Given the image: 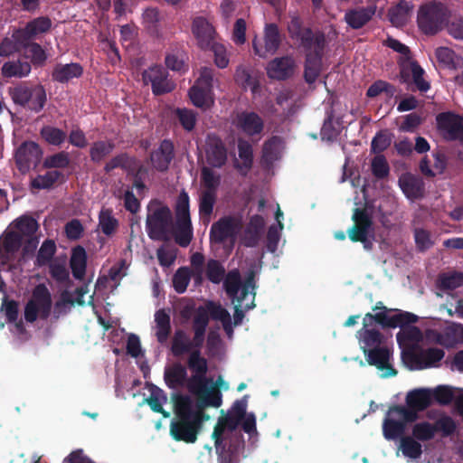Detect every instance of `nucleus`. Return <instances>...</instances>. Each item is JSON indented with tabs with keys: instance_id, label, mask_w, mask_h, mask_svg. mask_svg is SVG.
<instances>
[{
	"instance_id": "nucleus-1",
	"label": "nucleus",
	"mask_w": 463,
	"mask_h": 463,
	"mask_svg": "<svg viewBox=\"0 0 463 463\" xmlns=\"http://www.w3.org/2000/svg\"><path fill=\"white\" fill-rule=\"evenodd\" d=\"M188 366L193 375L188 379L187 388L196 395L199 402L184 395L175 398V410L177 418L172 421L170 431L176 440L194 443L204 420L203 407H219L222 399L217 386L205 377L207 362L199 352L194 351L190 354Z\"/></svg>"
},
{
	"instance_id": "nucleus-2",
	"label": "nucleus",
	"mask_w": 463,
	"mask_h": 463,
	"mask_svg": "<svg viewBox=\"0 0 463 463\" xmlns=\"http://www.w3.org/2000/svg\"><path fill=\"white\" fill-rule=\"evenodd\" d=\"M373 311L374 315L366 314L364 317V326L357 333L359 344L369 364L376 366L383 377L392 376L396 372L392 365V353L383 343V337L375 329L374 323L402 327L397 335V339L402 345L404 338H411L413 341L420 338V331L417 327L406 326L415 323L417 316L400 310H389L381 303L375 306Z\"/></svg>"
},
{
	"instance_id": "nucleus-3",
	"label": "nucleus",
	"mask_w": 463,
	"mask_h": 463,
	"mask_svg": "<svg viewBox=\"0 0 463 463\" xmlns=\"http://www.w3.org/2000/svg\"><path fill=\"white\" fill-rule=\"evenodd\" d=\"M432 398L430 389H416L410 392L406 397L409 408L397 406L391 408L383 423V434L388 440L396 439L405 430L406 424L414 421L417 411L427 408Z\"/></svg>"
},
{
	"instance_id": "nucleus-4",
	"label": "nucleus",
	"mask_w": 463,
	"mask_h": 463,
	"mask_svg": "<svg viewBox=\"0 0 463 463\" xmlns=\"http://www.w3.org/2000/svg\"><path fill=\"white\" fill-rule=\"evenodd\" d=\"M228 295L232 298L235 307L234 325L241 323L244 317L243 310L254 307V285L252 279H249L244 284L241 283L240 273L238 270L231 271L224 282Z\"/></svg>"
},
{
	"instance_id": "nucleus-5",
	"label": "nucleus",
	"mask_w": 463,
	"mask_h": 463,
	"mask_svg": "<svg viewBox=\"0 0 463 463\" xmlns=\"http://www.w3.org/2000/svg\"><path fill=\"white\" fill-rule=\"evenodd\" d=\"M37 228L36 221L28 216H22L13 222L1 238L3 249L7 254L5 259L15 252L24 241H31Z\"/></svg>"
},
{
	"instance_id": "nucleus-6",
	"label": "nucleus",
	"mask_w": 463,
	"mask_h": 463,
	"mask_svg": "<svg viewBox=\"0 0 463 463\" xmlns=\"http://www.w3.org/2000/svg\"><path fill=\"white\" fill-rule=\"evenodd\" d=\"M213 71L203 68L194 86L189 90V98L194 106L207 110L214 104Z\"/></svg>"
},
{
	"instance_id": "nucleus-7",
	"label": "nucleus",
	"mask_w": 463,
	"mask_h": 463,
	"mask_svg": "<svg viewBox=\"0 0 463 463\" xmlns=\"http://www.w3.org/2000/svg\"><path fill=\"white\" fill-rule=\"evenodd\" d=\"M9 94L15 104L35 112L43 108L46 100L45 90L40 85L28 87L20 84L10 88Z\"/></svg>"
},
{
	"instance_id": "nucleus-8",
	"label": "nucleus",
	"mask_w": 463,
	"mask_h": 463,
	"mask_svg": "<svg viewBox=\"0 0 463 463\" xmlns=\"http://www.w3.org/2000/svg\"><path fill=\"white\" fill-rule=\"evenodd\" d=\"M241 228V222L239 218L230 216L221 218L211 227V241L213 244H222L228 250H231Z\"/></svg>"
},
{
	"instance_id": "nucleus-9",
	"label": "nucleus",
	"mask_w": 463,
	"mask_h": 463,
	"mask_svg": "<svg viewBox=\"0 0 463 463\" xmlns=\"http://www.w3.org/2000/svg\"><path fill=\"white\" fill-rule=\"evenodd\" d=\"M387 45L403 56L404 60L401 63L402 76L404 79L411 77L413 82L420 91H427L430 89V84L422 78L424 71L417 63L409 59L408 47L392 38L387 40Z\"/></svg>"
},
{
	"instance_id": "nucleus-10",
	"label": "nucleus",
	"mask_w": 463,
	"mask_h": 463,
	"mask_svg": "<svg viewBox=\"0 0 463 463\" xmlns=\"http://www.w3.org/2000/svg\"><path fill=\"white\" fill-rule=\"evenodd\" d=\"M449 15L448 9L439 3L422 5L418 12V24L425 33H435L439 31Z\"/></svg>"
},
{
	"instance_id": "nucleus-11",
	"label": "nucleus",
	"mask_w": 463,
	"mask_h": 463,
	"mask_svg": "<svg viewBox=\"0 0 463 463\" xmlns=\"http://www.w3.org/2000/svg\"><path fill=\"white\" fill-rule=\"evenodd\" d=\"M146 229L153 240L165 239L171 221V213L167 207L158 203H151L147 208Z\"/></svg>"
},
{
	"instance_id": "nucleus-12",
	"label": "nucleus",
	"mask_w": 463,
	"mask_h": 463,
	"mask_svg": "<svg viewBox=\"0 0 463 463\" xmlns=\"http://www.w3.org/2000/svg\"><path fill=\"white\" fill-rule=\"evenodd\" d=\"M354 225L348 230L353 241H361L364 249L369 250L374 241V232L370 216L365 210L355 209L353 214Z\"/></svg>"
},
{
	"instance_id": "nucleus-13",
	"label": "nucleus",
	"mask_w": 463,
	"mask_h": 463,
	"mask_svg": "<svg viewBox=\"0 0 463 463\" xmlns=\"http://www.w3.org/2000/svg\"><path fill=\"white\" fill-rule=\"evenodd\" d=\"M176 217L175 240L181 246L185 247L189 244L193 232L189 213V196L184 192L178 196Z\"/></svg>"
},
{
	"instance_id": "nucleus-14",
	"label": "nucleus",
	"mask_w": 463,
	"mask_h": 463,
	"mask_svg": "<svg viewBox=\"0 0 463 463\" xmlns=\"http://www.w3.org/2000/svg\"><path fill=\"white\" fill-rule=\"evenodd\" d=\"M443 357L444 352L439 348H430L417 354L409 350L402 352L403 363L411 370L436 367Z\"/></svg>"
},
{
	"instance_id": "nucleus-15",
	"label": "nucleus",
	"mask_w": 463,
	"mask_h": 463,
	"mask_svg": "<svg viewBox=\"0 0 463 463\" xmlns=\"http://www.w3.org/2000/svg\"><path fill=\"white\" fill-rule=\"evenodd\" d=\"M51 307L50 292L45 286L39 285L34 288L33 297L25 307V319L33 322L38 317H46L51 311Z\"/></svg>"
},
{
	"instance_id": "nucleus-16",
	"label": "nucleus",
	"mask_w": 463,
	"mask_h": 463,
	"mask_svg": "<svg viewBox=\"0 0 463 463\" xmlns=\"http://www.w3.org/2000/svg\"><path fill=\"white\" fill-rule=\"evenodd\" d=\"M143 80L146 84H151L156 95L170 92L175 88V84L167 78V72L159 66H153L145 71Z\"/></svg>"
},
{
	"instance_id": "nucleus-17",
	"label": "nucleus",
	"mask_w": 463,
	"mask_h": 463,
	"mask_svg": "<svg viewBox=\"0 0 463 463\" xmlns=\"http://www.w3.org/2000/svg\"><path fill=\"white\" fill-rule=\"evenodd\" d=\"M439 129L449 139L463 140V118L459 115L447 112L437 117Z\"/></svg>"
},
{
	"instance_id": "nucleus-18",
	"label": "nucleus",
	"mask_w": 463,
	"mask_h": 463,
	"mask_svg": "<svg viewBox=\"0 0 463 463\" xmlns=\"http://www.w3.org/2000/svg\"><path fill=\"white\" fill-rule=\"evenodd\" d=\"M280 38L278 28L273 24H269L265 28L263 41L253 40V49L257 55L267 57L273 54L279 48Z\"/></svg>"
},
{
	"instance_id": "nucleus-19",
	"label": "nucleus",
	"mask_w": 463,
	"mask_h": 463,
	"mask_svg": "<svg viewBox=\"0 0 463 463\" xmlns=\"http://www.w3.org/2000/svg\"><path fill=\"white\" fill-rule=\"evenodd\" d=\"M192 33L196 40L197 46L202 50H208L216 42L214 28L203 17H197L194 20Z\"/></svg>"
},
{
	"instance_id": "nucleus-20",
	"label": "nucleus",
	"mask_w": 463,
	"mask_h": 463,
	"mask_svg": "<svg viewBox=\"0 0 463 463\" xmlns=\"http://www.w3.org/2000/svg\"><path fill=\"white\" fill-rule=\"evenodd\" d=\"M296 62L290 56L277 57L267 65V74L270 79L285 80L293 75Z\"/></svg>"
},
{
	"instance_id": "nucleus-21",
	"label": "nucleus",
	"mask_w": 463,
	"mask_h": 463,
	"mask_svg": "<svg viewBox=\"0 0 463 463\" xmlns=\"http://www.w3.org/2000/svg\"><path fill=\"white\" fill-rule=\"evenodd\" d=\"M42 155L39 146L33 142H24L16 151L15 159L19 169L25 172L31 164H36Z\"/></svg>"
},
{
	"instance_id": "nucleus-22",
	"label": "nucleus",
	"mask_w": 463,
	"mask_h": 463,
	"mask_svg": "<svg viewBox=\"0 0 463 463\" xmlns=\"http://www.w3.org/2000/svg\"><path fill=\"white\" fill-rule=\"evenodd\" d=\"M234 124L237 128L249 136L259 134L263 128L262 119L254 112H242L238 114Z\"/></svg>"
},
{
	"instance_id": "nucleus-23",
	"label": "nucleus",
	"mask_w": 463,
	"mask_h": 463,
	"mask_svg": "<svg viewBox=\"0 0 463 463\" xmlns=\"http://www.w3.org/2000/svg\"><path fill=\"white\" fill-rule=\"evenodd\" d=\"M375 12V5L349 9L345 14V21L353 29H359L373 18Z\"/></svg>"
},
{
	"instance_id": "nucleus-24",
	"label": "nucleus",
	"mask_w": 463,
	"mask_h": 463,
	"mask_svg": "<svg viewBox=\"0 0 463 463\" xmlns=\"http://www.w3.org/2000/svg\"><path fill=\"white\" fill-rule=\"evenodd\" d=\"M247 406V401L245 399L241 401H237L232 408V414H234V420H232V416H227L225 418L221 419L217 425L214 428L213 438L215 439V443L219 442V439L222 434L223 430L226 428H234L235 423L238 420L241 419L245 413Z\"/></svg>"
},
{
	"instance_id": "nucleus-25",
	"label": "nucleus",
	"mask_w": 463,
	"mask_h": 463,
	"mask_svg": "<svg viewBox=\"0 0 463 463\" xmlns=\"http://www.w3.org/2000/svg\"><path fill=\"white\" fill-rule=\"evenodd\" d=\"M51 24L50 19L38 17L28 23L24 30L16 32L13 37L17 43H22L24 39L35 37L38 34L47 32Z\"/></svg>"
},
{
	"instance_id": "nucleus-26",
	"label": "nucleus",
	"mask_w": 463,
	"mask_h": 463,
	"mask_svg": "<svg viewBox=\"0 0 463 463\" xmlns=\"http://www.w3.org/2000/svg\"><path fill=\"white\" fill-rule=\"evenodd\" d=\"M226 159L227 154L222 141L215 137H210L206 148L207 163L213 167H221Z\"/></svg>"
},
{
	"instance_id": "nucleus-27",
	"label": "nucleus",
	"mask_w": 463,
	"mask_h": 463,
	"mask_svg": "<svg viewBox=\"0 0 463 463\" xmlns=\"http://www.w3.org/2000/svg\"><path fill=\"white\" fill-rule=\"evenodd\" d=\"M264 225L265 220L262 216H252L245 230L242 243L247 247L256 246L261 238Z\"/></svg>"
},
{
	"instance_id": "nucleus-28",
	"label": "nucleus",
	"mask_w": 463,
	"mask_h": 463,
	"mask_svg": "<svg viewBox=\"0 0 463 463\" xmlns=\"http://www.w3.org/2000/svg\"><path fill=\"white\" fill-rule=\"evenodd\" d=\"M413 5L408 1H400L389 10L388 17L392 25L402 27L411 19Z\"/></svg>"
},
{
	"instance_id": "nucleus-29",
	"label": "nucleus",
	"mask_w": 463,
	"mask_h": 463,
	"mask_svg": "<svg viewBox=\"0 0 463 463\" xmlns=\"http://www.w3.org/2000/svg\"><path fill=\"white\" fill-rule=\"evenodd\" d=\"M172 143L167 140L163 141L159 147L151 155V162L153 166L159 171L165 170L172 159Z\"/></svg>"
},
{
	"instance_id": "nucleus-30",
	"label": "nucleus",
	"mask_w": 463,
	"mask_h": 463,
	"mask_svg": "<svg viewBox=\"0 0 463 463\" xmlns=\"http://www.w3.org/2000/svg\"><path fill=\"white\" fill-rule=\"evenodd\" d=\"M458 326L449 327L442 333H438L436 331H430L427 335V337L431 342L439 344L440 345L446 347H452L459 342V335H458Z\"/></svg>"
},
{
	"instance_id": "nucleus-31",
	"label": "nucleus",
	"mask_w": 463,
	"mask_h": 463,
	"mask_svg": "<svg viewBox=\"0 0 463 463\" xmlns=\"http://www.w3.org/2000/svg\"><path fill=\"white\" fill-rule=\"evenodd\" d=\"M155 326L153 330L155 335L160 343H165L171 330L170 316L164 309H160L155 314Z\"/></svg>"
},
{
	"instance_id": "nucleus-32",
	"label": "nucleus",
	"mask_w": 463,
	"mask_h": 463,
	"mask_svg": "<svg viewBox=\"0 0 463 463\" xmlns=\"http://www.w3.org/2000/svg\"><path fill=\"white\" fill-rule=\"evenodd\" d=\"M1 71L3 76L6 78H23L31 72V65L28 61L20 59L9 61L4 63Z\"/></svg>"
},
{
	"instance_id": "nucleus-33",
	"label": "nucleus",
	"mask_w": 463,
	"mask_h": 463,
	"mask_svg": "<svg viewBox=\"0 0 463 463\" xmlns=\"http://www.w3.org/2000/svg\"><path fill=\"white\" fill-rule=\"evenodd\" d=\"M399 184L409 199H416L422 194L421 182L411 174H404L399 179Z\"/></svg>"
},
{
	"instance_id": "nucleus-34",
	"label": "nucleus",
	"mask_w": 463,
	"mask_h": 463,
	"mask_svg": "<svg viewBox=\"0 0 463 463\" xmlns=\"http://www.w3.org/2000/svg\"><path fill=\"white\" fill-rule=\"evenodd\" d=\"M165 380L170 388L187 386L186 369L181 364L170 366L165 372Z\"/></svg>"
},
{
	"instance_id": "nucleus-35",
	"label": "nucleus",
	"mask_w": 463,
	"mask_h": 463,
	"mask_svg": "<svg viewBox=\"0 0 463 463\" xmlns=\"http://www.w3.org/2000/svg\"><path fill=\"white\" fill-rule=\"evenodd\" d=\"M420 171L428 176L439 175L445 169L444 158L439 155L425 157L420 165Z\"/></svg>"
},
{
	"instance_id": "nucleus-36",
	"label": "nucleus",
	"mask_w": 463,
	"mask_h": 463,
	"mask_svg": "<svg viewBox=\"0 0 463 463\" xmlns=\"http://www.w3.org/2000/svg\"><path fill=\"white\" fill-rule=\"evenodd\" d=\"M81 73L82 68L78 63L61 64L56 66L52 76L56 80L64 82L80 76Z\"/></svg>"
},
{
	"instance_id": "nucleus-37",
	"label": "nucleus",
	"mask_w": 463,
	"mask_h": 463,
	"mask_svg": "<svg viewBox=\"0 0 463 463\" xmlns=\"http://www.w3.org/2000/svg\"><path fill=\"white\" fill-rule=\"evenodd\" d=\"M207 310L213 318L222 322L224 330L226 331L229 337L232 335V326L231 316L226 309L222 307L220 305L214 303H209L207 305Z\"/></svg>"
},
{
	"instance_id": "nucleus-38",
	"label": "nucleus",
	"mask_w": 463,
	"mask_h": 463,
	"mask_svg": "<svg viewBox=\"0 0 463 463\" xmlns=\"http://www.w3.org/2000/svg\"><path fill=\"white\" fill-rule=\"evenodd\" d=\"M209 312L206 308H199L194 319V337L193 343L195 346H200L203 342L205 327L208 324Z\"/></svg>"
},
{
	"instance_id": "nucleus-39",
	"label": "nucleus",
	"mask_w": 463,
	"mask_h": 463,
	"mask_svg": "<svg viewBox=\"0 0 463 463\" xmlns=\"http://www.w3.org/2000/svg\"><path fill=\"white\" fill-rule=\"evenodd\" d=\"M87 255L81 247H76L72 250L71 257V267L75 278H81L85 273Z\"/></svg>"
},
{
	"instance_id": "nucleus-40",
	"label": "nucleus",
	"mask_w": 463,
	"mask_h": 463,
	"mask_svg": "<svg viewBox=\"0 0 463 463\" xmlns=\"http://www.w3.org/2000/svg\"><path fill=\"white\" fill-rule=\"evenodd\" d=\"M61 176V173L57 170L49 171L32 179L31 186L37 190L49 189L60 180Z\"/></svg>"
},
{
	"instance_id": "nucleus-41",
	"label": "nucleus",
	"mask_w": 463,
	"mask_h": 463,
	"mask_svg": "<svg viewBox=\"0 0 463 463\" xmlns=\"http://www.w3.org/2000/svg\"><path fill=\"white\" fill-rule=\"evenodd\" d=\"M438 61L449 69H456L462 65V59L455 52L446 47H440L436 50Z\"/></svg>"
},
{
	"instance_id": "nucleus-42",
	"label": "nucleus",
	"mask_w": 463,
	"mask_h": 463,
	"mask_svg": "<svg viewBox=\"0 0 463 463\" xmlns=\"http://www.w3.org/2000/svg\"><path fill=\"white\" fill-rule=\"evenodd\" d=\"M283 145L280 139L272 138L265 143L263 147V160L267 165L273 163L280 157Z\"/></svg>"
},
{
	"instance_id": "nucleus-43",
	"label": "nucleus",
	"mask_w": 463,
	"mask_h": 463,
	"mask_svg": "<svg viewBox=\"0 0 463 463\" xmlns=\"http://www.w3.org/2000/svg\"><path fill=\"white\" fill-rule=\"evenodd\" d=\"M252 164L251 146L244 141L239 142V157L236 159V167L241 172L246 173Z\"/></svg>"
},
{
	"instance_id": "nucleus-44",
	"label": "nucleus",
	"mask_w": 463,
	"mask_h": 463,
	"mask_svg": "<svg viewBox=\"0 0 463 463\" xmlns=\"http://www.w3.org/2000/svg\"><path fill=\"white\" fill-rule=\"evenodd\" d=\"M400 450L402 455L411 459H417L421 456V445L412 437L402 438L400 442Z\"/></svg>"
},
{
	"instance_id": "nucleus-45",
	"label": "nucleus",
	"mask_w": 463,
	"mask_h": 463,
	"mask_svg": "<svg viewBox=\"0 0 463 463\" xmlns=\"http://www.w3.org/2000/svg\"><path fill=\"white\" fill-rule=\"evenodd\" d=\"M216 199V193L212 190H203L200 195L199 211L200 214L209 218L213 210Z\"/></svg>"
},
{
	"instance_id": "nucleus-46",
	"label": "nucleus",
	"mask_w": 463,
	"mask_h": 463,
	"mask_svg": "<svg viewBox=\"0 0 463 463\" xmlns=\"http://www.w3.org/2000/svg\"><path fill=\"white\" fill-rule=\"evenodd\" d=\"M343 126L339 119L329 117L324 123L321 129V137L323 139L332 141L340 134Z\"/></svg>"
},
{
	"instance_id": "nucleus-47",
	"label": "nucleus",
	"mask_w": 463,
	"mask_h": 463,
	"mask_svg": "<svg viewBox=\"0 0 463 463\" xmlns=\"http://www.w3.org/2000/svg\"><path fill=\"white\" fill-rule=\"evenodd\" d=\"M191 346L189 336L182 330L175 332L173 344L172 352L175 355H181L186 353Z\"/></svg>"
},
{
	"instance_id": "nucleus-48",
	"label": "nucleus",
	"mask_w": 463,
	"mask_h": 463,
	"mask_svg": "<svg viewBox=\"0 0 463 463\" xmlns=\"http://www.w3.org/2000/svg\"><path fill=\"white\" fill-rule=\"evenodd\" d=\"M166 401L167 398L161 389L155 386L150 388V396L146 399V402L154 411L164 413L163 405Z\"/></svg>"
},
{
	"instance_id": "nucleus-49",
	"label": "nucleus",
	"mask_w": 463,
	"mask_h": 463,
	"mask_svg": "<svg viewBox=\"0 0 463 463\" xmlns=\"http://www.w3.org/2000/svg\"><path fill=\"white\" fill-rule=\"evenodd\" d=\"M321 70V60L317 55H308L306 63L305 78L309 83L314 82Z\"/></svg>"
},
{
	"instance_id": "nucleus-50",
	"label": "nucleus",
	"mask_w": 463,
	"mask_h": 463,
	"mask_svg": "<svg viewBox=\"0 0 463 463\" xmlns=\"http://www.w3.org/2000/svg\"><path fill=\"white\" fill-rule=\"evenodd\" d=\"M436 427L429 422H420L413 426L412 435L419 440H429L432 439L436 433Z\"/></svg>"
},
{
	"instance_id": "nucleus-51",
	"label": "nucleus",
	"mask_w": 463,
	"mask_h": 463,
	"mask_svg": "<svg viewBox=\"0 0 463 463\" xmlns=\"http://www.w3.org/2000/svg\"><path fill=\"white\" fill-rule=\"evenodd\" d=\"M440 286L446 289H454L463 285V273L451 271L442 274L439 278Z\"/></svg>"
},
{
	"instance_id": "nucleus-52",
	"label": "nucleus",
	"mask_w": 463,
	"mask_h": 463,
	"mask_svg": "<svg viewBox=\"0 0 463 463\" xmlns=\"http://www.w3.org/2000/svg\"><path fill=\"white\" fill-rule=\"evenodd\" d=\"M46 142L53 146L61 145L66 138V133L53 127H44L41 131Z\"/></svg>"
},
{
	"instance_id": "nucleus-53",
	"label": "nucleus",
	"mask_w": 463,
	"mask_h": 463,
	"mask_svg": "<svg viewBox=\"0 0 463 463\" xmlns=\"http://www.w3.org/2000/svg\"><path fill=\"white\" fill-rule=\"evenodd\" d=\"M191 273L187 268L177 269L173 278V286L176 292L184 293L190 282Z\"/></svg>"
},
{
	"instance_id": "nucleus-54",
	"label": "nucleus",
	"mask_w": 463,
	"mask_h": 463,
	"mask_svg": "<svg viewBox=\"0 0 463 463\" xmlns=\"http://www.w3.org/2000/svg\"><path fill=\"white\" fill-rule=\"evenodd\" d=\"M99 227L107 235L113 233L117 229L118 221L112 216L109 210H103L100 212Z\"/></svg>"
},
{
	"instance_id": "nucleus-55",
	"label": "nucleus",
	"mask_w": 463,
	"mask_h": 463,
	"mask_svg": "<svg viewBox=\"0 0 463 463\" xmlns=\"http://www.w3.org/2000/svg\"><path fill=\"white\" fill-rule=\"evenodd\" d=\"M24 55L30 58L34 64H42L46 60V54L37 43H28L24 45Z\"/></svg>"
},
{
	"instance_id": "nucleus-56",
	"label": "nucleus",
	"mask_w": 463,
	"mask_h": 463,
	"mask_svg": "<svg viewBox=\"0 0 463 463\" xmlns=\"http://www.w3.org/2000/svg\"><path fill=\"white\" fill-rule=\"evenodd\" d=\"M175 114L184 129L190 131L194 128L196 122L194 111L188 109H177Z\"/></svg>"
},
{
	"instance_id": "nucleus-57",
	"label": "nucleus",
	"mask_w": 463,
	"mask_h": 463,
	"mask_svg": "<svg viewBox=\"0 0 463 463\" xmlns=\"http://www.w3.org/2000/svg\"><path fill=\"white\" fill-rule=\"evenodd\" d=\"M209 49L213 52L215 65L221 69L226 68L229 64V55L225 47L215 42Z\"/></svg>"
},
{
	"instance_id": "nucleus-58",
	"label": "nucleus",
	"mask_w": 463,
	"mask_h": 463,
	"mask_svg": "<svg viewBox=\"0 0 463 463\" xmlns=\"http://www.w3.org/2000/svg\"><path fill=\"white\" fill-rule=\"evenodd\" d=\"M202 182L203 186V190H212L216 193V189L220 184V176L208 167H203L202 171Z\"/></svg>"
},
{
	"instance_id": "nucleus-59",
	"label": "nucleus",
	"mask_w": 463,
	"mask_h": 463,
	"mask_svg": "<svg viewBox=\"0 0 463 463\" xmlns=\"http://www.w3.org/2000/svg\"><path fill=\"white\" fill-rule=\"evenodd\" d=\"M414 240L416 246L420 250H425L430 248L434 243L430 232L421 228L415 229Z\"/></svg>"
},
{
	"instance_id": "nucleus-60",
	"label": "nucleus",
	"mask_w": 463,
	"mask_h": 463,
	"mask_svg": "<svg viewBox=\"0 0 463 463\" xmlns=\"http://www.w3.org/2000/svg\"><path fill=\"white\" fill-rule=\"evenodd\" d=\"M113 148L110 142L99 141L95 143L90 149V156L94 161H100L104 156L109 155Z\"/></svg>"
},
{
	"instance_id": "nucleus-61",
	"label": "nucleus",
	"mask_w": 463,
	"mask_h": 463,
	"mask_svg": "<svg viewBox=\"0 0 463 463\" xmlns=\"http://www.w3.org/2000/svg\"><path fill=\"white\" fill-rule=\"evenodd\" d=\"M373 174L378 178H383L389 174V165L383 156H376L371 164Z\"/></svg>"
},
{
	"instance_id": "nucleus-62",
	"label": "nucleus",
	"mask_w": 463,
	"mask_h": 463,
	"mask_svg": "<svg viewBox=\"0 0 463 463\" xmlns=\"http://www.w3.org/2000/svg\"><path fill=\"white\" fill-rule=\"evenodd\" d=\"M69 164V156L67 153L61 152L53 156H48L43 162L44 167L47 168H62Z\"/></svg>"
},
{
	"instance_id": "nucleus-63",
	"label": "nucleus",
	"mask_w": 463,
	"mask_h": 463,
	"mask_svg": "<svg viewBox=\"0 0 463 463\" xmlns=\"http://www.w3.org/2000/svg\"><path fill=\"white\" fill-rule=\"evenodd\" d=\"M235 80L243 88H245V89L250 88L252 90V92L256 91V88H257L256 81L250 75V73L247 70H245L243 68H239L235 74Z\"/></svg>"
},
{
	"instance_id": "nucleus-64",
	"label": "nucleus",
	"mask_w": 463,
	"mask_h": 463,
	"mask_svg": "<svg viewBox=\"0 0 463 463\" xmlns=\"http://www.w3.org/2000/svg\"><path fill=\"white\" fill-rule=\"evenodd\" d=\"M55 248V243L52 241H44L38 252V263L43 265L48 262L53 256Z\"/></svg>"
}]
</instances>
